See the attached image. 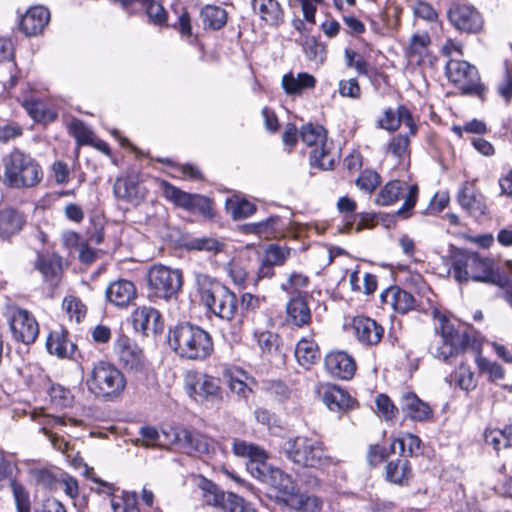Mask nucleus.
Returning <instances> with one entry per match:
<instances>
[{
    "mask_svg": "<svg viewBox=\"0 0 512 512\" xmlns=\"http://www.w3.org/2000/svg\"><path fill=\"white\" fill-rule=\"evenodd\" d=\"M167 340L174 353L186 360H205L214 350L210 333L189 321L170 326Z\"/></svg>",
    "mask_w": 512,
    "mask_h": 512,
    "instance_id": "1",
    "label": "nucleus"
},
{
    "mask_svg": "<svg viewBox=\"0 0 512 512\" xmlns=\"http://www.w3.org/2000/svg\"><path fill=\"white\" fill-rule=\"evenodd\" d=\"M0 180L10 189L22 190L36 187L43 179L39 162L24 150L14 147L2 156Z\"/></svg>",
    "mask_w": 512,
    "mask_h": 512,
    "instance_id": "2",
    "label": "nucleus"
},
{
    "mask_svg": "<svg viewBox=\"0 0 512 512\" xmlns=\"http://www.w3.org/2000/svg\"><path fill=\"white\" fill-rule=\"evenodd\" d=\"M433 317L438 321L434 328L435 339L429 346V353L436 359L449 363L450 359L463 353L475 339L468 332H460L451 320L439 310L433 311Z\"/></svg>",
    "mask_w": 512,
    "mask_h": 512,
    "instance_id": "3",
    "label": "nucleus"
},
{
    "mask_svg": "<svg viewBox=\"0 0 512 512\" xmlns=\"http://www.w3.org/2000/svg\"><path fill=\"white\" fill-rule=\"evenodd\" d=\"M195 284L202 303L218 318L230 322L238 310L236 294L205 273L195 274Z\"/></svg>",
    "mask_w": 512,
    "mask_h": 512,
    "instance_id": "4",
    "label": "nucleus"
},
{
    "mask_svg": "<svg viewBox=\"0 0 512 512\" xmlns=\"http://www.w3.org/2000/svg\"><path fill=\"white\" fill-rule=\"evenodd\" d=\"M86 386L95 397L112 401L123 393L126 387V378L114 364L99 360L93 363L87 374Z\"/></svg>",
    "mask_w": 512,
    "mask_h": 512,
    "instance_id": "5",
    "label": "nucleus"
},
{
    "mask_svg": "<svg viewBox=\"0 0 512 512\" xmlns=\"http://www.w3.org/2000/svg\"><path fill=\"white\" fill-rule=\"evenodd\" d=\"M283 451L287 459L302 467L320 469L330 462L323 444L313 438L298 436L289 439L284 443Z\"/></svg>",
    "mask_w": 512,
    "mask_h": 512,
    "instance_id": "6",
    "label": "nucleus"
},
{
    "mask_svg": "<svg viewBox=\"0 0 512 512\" xmlns=\"http://www.w3.org/2000/svg\"><path fill=\"white\" fill-rule=\"evenodd\" d=\"M197 486L201 491L203 503L213 506L214 512H255L253 506L244 498L223 491L217 484L203 476L199 477Z\"/></svg>",
    "mask_w": 512,
    "mask_h": 512,
    "instance_id": "7",
    "label": "nucleus"
},
{
    "mask_svg": "<svg viewBox=\"0 0 512 512\" xmlns=\"http://www.w3.org/2000/svg\"><path fill=\"white\" fill-rule=\"evenodd\" d=\"M149 296L170 300L177 296L182 284V273L164 265H153L147 275Z\"/></svg>",
    "mask_w": 512,
    "mask_h": 512,
    "instance_id": "8",
    "label": "nucleus"
},
{
    "mask_svg": "<svg viewBox=\"0 0 512 512\" xmlns=\"http://www.w3.org/2000/svg\"><path fill=\"white\" fill-rule=\"evenodd\" d=\"M253 469L255 471L253 477L275 489L278 493L277 499L279 501L283 502L285 505L293 501L298 487L296 481L290 474L278 467L271 466L267 461L261 468L255 467Z\"/></svg>",
    "mask_w": 512,
    "mask_h": 512,
    "instance_id": "9",
    "label": "nucleus"
},
{
    "mask_svg": "<svg viewBox=\"0 0 512 512\" xmlns=\"http://www.w3.org/2000/svg\"><path fill=\"white\" fill-rule=\"evenodd\" d=\"M302 141L308 146H314L309 155V163L313 168L330 170L334 160L328 158V151L325 148L326 130L321 125L311 123L304 125L300 131Z\"/></svg>",
    "mask_w": 512,
    "mask_h": 512,
    "instance_id": "10",
    "label": "nucleus"
},
{
    "mask_svg": "<svg viewBox=\"0 0 512 512\" xmlns=\"http://www.w3.org/2000/svg\"><path fill=\"white\" fill-rule=\"evenodd\" d=\"M446 76L464 94H480L483 90L475 66L464 60L451 59L445 66Z\"/></svg>",
    "mask_w": 512,
    "mask_h": 512,
    "instance_id": "11",
    "label": "nucleus"
},
{
    "mask_svg": "<svg viewBox=\"0 0 512 512\" xmlns=\"http://www.w3.org/2000/svg\"><path fill=\"white\" fill-rule=\"evenodd\" d=\"M164 197L175 206L189 212H198L204 217L212 216L211 200L200 194L185 192L167 181L162 182Z\"/></svg>",
    "mask_w": 512,
    "mask_h": 512,
    "instance_id": "12",
    "label": "nucleus"
},
{
    "mask_svg": "<svg viewBox=\"0 0 512 512\" xmlns=\"http://www.w3.org/2000/svg\"><path fill=\"white\" fill-rule=\"evenodd\" d=\"M447 18L456 30L467 34L480 32L484 24L481 13L473 5L459 2L450 5Z\"/></svg>",
    "mask_w": 512,
    "mask_h": 512,
    "instance_id": "13",
    "label": "nucleus"
},
{
    "mask_svg": "<svg viewBox=\"0 0 512 512\" xmlns=\"http://www.w3.org/2000/svg\"><path fill=\"white\" fill-rule=\"evenodd\" d=\"M9 326L13 338L26 345L34 343L39 334V325L34 315L23 308L12 310Z\"/></svg>",
    "mask_w": 512,
    "mask_h": 512,
    "instance_id": "14",
    "label": "nucleus"
},
{
    "mask_svg": "<svg viewBox=\"0 0 512 512\" xmlns=\"http://www.w3.org/2000/svg\"><path fill=\"white\" fill-rule=\"evenodd\" d=\"M114 352L119 363L132 372H142L145 369V356L138 344L124 334H119L115 340Z\"/></svg>",
    "mask_w": 512,
    "mask_h": 512,
    "instance_id": "15",
    "label": "nucleus"
},
{
    "mask_svg": "<svg viewBox=\"0 0 512 512\" xmlns=\"http://www.w3.org/2000/svg\"><path fill=\"white\" fill-rule=\"evenodd\" d=\"M186 390L196 401H208L212 404L222 401L220 380L207 374H197L192 381L187 382Z\"/></svg>",
    "mask_w": 512,
    "mask_h": 512,
    "instance_id": "16",
    "label": "nucleus"
},
{
    "mask_svg": "<svg viewBox=\"0 0 512 512\" xmlns=\"http://www.w3.org/2000/svg\"><path fill=\"white\" fill-rule=\"evenodd\" d=\"M132 324L136 332L145 336L160 334L164 329L161 313L157 309L147 306L138 307L133 312Z\"/></svg>",
    "mask_w": 512,
    "mask_h": 512,
    "instance_id": "17",
    "label": "nucleus"
},
{
    "mask_svg": "<svg viewBox=\"0 0 512 512\" xmlns=\"http://www.w3.org/2000/svg\"><path fill=\"white\" fill-rule=\"evenodd\" d=\"M175 440L188 454L208 456L215 450V442L196 431L181 429L176 433Z\"/></svg>",
    "mask_w": 512,
    "mask_h": 512,
    "instance_id": "18",
    "label": "nucleus"
},
{
    "mask_svg": "<svg viewBox=\"0 0 512 512\" xmlns=\"http://www.w3.org/2000/svg\"><path fill=\"white\" fill-rule=\"evenodd\" d=\"M399 409L405 419L426 422L433 416L432 408L415 393L405 392L399 399Z\"/></svg>",
    "mask_w": 512,
    "mask_h": 512,
    "instance_id": "19",
    "label": "nucleus"
},
{
    "mask_svg": "<svg viewBox=\"0 0 512 512\" xmlns=\"http://www.w3.org/2000/svg\"><path fill=\"white\" fill-rule=\"evenodd\" d=\"M324 366L327 373L337 379L349 380L356 371L354 359L344 351H332L325 356Z\"/></svg>",
    "mask_w": 512,
    "mask_h": 512,
    "instance_id": "20",
    "label": "nucleus"
},
{
    "mask_svg": "<svg viewBox=\"0 0 512 512\" xmlns=\"http://www.w3.org/2000/svg\"><path fill=\"white\" fill-rule=\"evenodd\" d=\"M457 200L460 206L475 219L488 214L485 197L476 192L473 186L467 182L458 191Z\"/></svg>",
    "mask_w": 512,
    "mask_h": 512,
    "instance_id": "21",
    "label": "nucleus"
},
{
    "mask_svg": "<svg viewBox=\"0 0 512 512\" xmlns=\"http://www.w3.org/2000/svg\"><path fill=\"white\" fill-rule=\"evenodd\" d=\"M46 349L49 354L59 359H71L77 345L70 339L68 330L60 327L49 333L46 340Z\"/></svg>",
    "mask_w": 512,
    "mask_h": 512,
    "instance_id": "22",
    "label": "nucleus"
},
{
    "mask_svg": "<svg viewBox=\"0 0 512 512\" xmlns=\"http://www.w3.org/2000/svg\"><path fill=\"white\" fill-rule=\"evenodd\" d=\"M50 21V11L44 6H34L27 10L19 22L20 30L26 36L41 34Z\"/></svg>",
    "mask_w": 512,
    "mask_h": 512,
    "instance_id": "23",
    "label": "nucleus"
},
{
    "mask_svg": "<svg viewBox=\"0 0 512 512\" xmlns=\"http://www.w3.org/2000/svg\"><path fill=\"white\" fill-rule=\"evenodd\" d=\"M353 328L357 340L366 346H373L380 342L384 328L374 319L364 316L355 317Z\"/></svg>",
    "mask_w": 512,
    "mask_h": 512,
    "instance_id": "24",
    "label": "nucleus"
},
{
    "mask_svg": "<svg viewBox=\"0 0 512 512\" xmlns=\"http://www.w3.org/2000/svg\"><path fill=\"white\" fill-rule=\"evenodd\" d=\"M232 450L236 456L246 458L248 460L246 467L252 476L255 474V471L252 468H261L268 458V455L263 448L244 440L235 439L233 441Z\"/></svg>",
    "mask_w": 512,
    "mask_h": 512,
    "instance_id": "25",
    "label": "nucleus"
},
{
    "mask_svg": "<svg viewBox=\"0 0 512 512\" xmlns=\"http://www.w3.org/2000/svg\"><path fill=\"white\" fill-rule=\"evenodd\" d=\"M243 231L265 239H276L284 235V222L280 216L272 215L265 220L245 224Z\"/></svg>",
    "mask_w": 512,
    "mask_h": 512,
    "instance_id": "26",
    "label": "nucleus"
},
{
    "mask_svg": "<svg viewBox=\"0 0 512 512\" xmlns=\"http://www.w3.org/2000/svg\"><path fill=\"white\" fill-rule=\"evenodd\" d=\"M409 128V134L415 135L417 126L409 109L403 105L398 106L397 111L388 108L384 112V117L379 120V126L388 131H395L400 125Z\"/></svg>",
    "mask_w": 512,
    "mask_h": 512,
    "instance_id": "27",
    "label": "nucleus"
},
{
    "mask_svg": "<svg viewBox=\"0 0 512 512\" xmlns=\"http://www.w3.org/2000/svg\"><path fill=\"white\" fill-rule=\"evenodd\" d=\"M137 295L136 287L132 281L118 279L111 282L106 288V298L118 307L128 306Z\"/></svg>",
    "mask_w": 512,
    "mask_h": 512,
    "instance_id": "28",
    "label": "nucleus"
},
{
    "mask_svg": "<svg viewBox=\"0 0 512 512\" xmlns=\"http://www.w3.org/2000/svg\"><path fill=\"white\" fill-rule=\"evenodd\" d=\"M382 304L391 306L396 312L404 314L415 307L414 296L398 286H391L380 294Z\"/></svg>",
    "mask_w": 512,
    "mask_h": 512,
    "instance_id": "29",
    "label": "nucleus"
},
{
    "mask_svg": "<svg viewBox=\"0 0 512 512\" xmlns=\"http://www.w3.org/2000/svg\"><path fill=\"white\" fill-rule=\"evenodd\" d=\"M251 8L262 22L277 27L284 20V12L277 0H251Z\"/></svg>",
    "mask_w": 512,
    "mask_h": 512,
    "instance_id": "30",
    "label": "nucleus"
},
{
    "mask_svg": "<svg viewBox=\"0 0 512 512\" xmlns=\"http://www.w3.org/2000/svg\"><path fill=\"white\" fill-rule=\"evenodd\" d=\"M113 193L117 199L129 203H139L144 197L139 182L131 175L118 177L113 185Z\"/></svg>",
    "mask_w": 512,
    "mask_h": 512,
    "instance_id": "31",
    "label": "nucleus"
},
{
    "mask_svg": "<svg viewBox=\"0 0 512 512\" xmlns=\"http://www.w3.org/2000/svg\"><path fill=\"white\" fill-rule=\"evenodd\" d=\"M322 400L329 410L335 412L350 410L356 403L346 390L336 385L328 386L325 389Z\"/></svg>",
    "mask_w": 512,
    "mask_h": 512,
    "instance_id": "32",
    "label": "nucleus"
},
{
    "mask_svg": "<svg viewBox=\"0 0 512 512\" xmlns=\"http://www.w3.org/2000/svg\"><path fill=\"white\" fill-rule=\"evenodd\" d=\"M413 476L409 459L397 458L389 461L385 467V480L398 486H407Z\"/></svg>",
    "mask_w": 512,
    "mask_h": 512,
    "instance_id": "33",
    "label": "nucleus"
},
{
    "mask_svg": "<svg viewBox=\"0 0 512 512\" xmlns=\"http://www.w3.org/2000/svg\"><path fill=\"white\" fill-rule=\"evenodd\" d=\"M287 321L302 327L311 320V311L303 295L291 296L286 305Z\"/></svg>",
    "mask_w": 512,
    "mask_h": 512,
    "instance_id": "34",
    "label": "nucleus"
},
{
    "mask_svg": "<svg viewBox=\"0 0 512 512\" xmlns=\"http://www.w3.org/2000/svg\"><path fill=\"white\" fill-rule=\"evenodd\" d=\"M25 223L24 216L11 207L0 210V237L9 239L18 234Z\"/></svg>",
    "mask_w": 512,
    "mask_h": 512,
    "instance_id": "35",
    "label": "nucleus"
},
{
    "mask_svg": "<svg viewBox=\"0 0 512 512\" xmlns=\"http://www.w3.org/2000/svg\"><path fill=\"white\" fill-rule=\"evenodd\" d=\"M396 445L399 447L400 458L417 457L422 454V440L415 434L404 433L395 438L390 445V451L395 452Z\"/></svg>",
    "mask_w": 512,
    "mask_h": 512,
    "instance_id": "36",
    "label": "nucleus"
},
{
    "mask_svg": "<svg viewBox=\"0 0 512 512\" xmlns=\"http://www.w3.org/2000/svg\"><path fill=\"white\" fill-rule=\"evenodd\" d=\"M295 357L299 365L309 369L320 359V351L316 342L302 338L295 348Z\"/></svg>",
    "mask_w": 512,
    "mask_h": 512,
    "instance_id": "37",
    "label": "nucleus"
},
{
    "mask_svg": "<svg viewBox=\"0 0 512 512\" xmlns=\"http://www.w3.org/2000/svg\"><path fill=\"white\" fill-rule=\"evenodd\" d=\"M316 79L313 75L301 72L294 77L292 73L285 74L282 78V86L287 94H300L305 89L314 88Z\"/></svg>",
    "mask_w": 512,
    "mask_h": 512,
    "instance_id": "38",
    "label": "nucleus"
},
{
    "mask_svg": "<svg viewBox=\"0 0 512 512\" xmlns=\"http://www.w3.org/2000/svg\"><path fill=\"white\" fill-rule=\"evenodd\" d=\"M35 269L42 274L44 281L54 286L58 282L62 267L60 260L39 254L35 262Z\"/></svg>",
    "mask_w": 512,
    "mask_h": 512,
    "instance_id": "39",
    "label": "nucleus"
},
{
    "mask_svg": "<svg viewBox=\"0 0 512 512\" xmlns=\"http://www.w3.org/2000/svg\"><path fill=\"white\" fill-rule=\"evenodd\" d=\"M200 17L205 29L219 30L227 23V12L216 5H206L200 11Z\"/></svg>",
    "mask_w": 512,
    "mask_h": 512,
    "instance_id": "40",
    "label": "nucleus"
},
{
    "mask_svg": "<svg viewBox=\"0 0 512 512\" xmlns=\"http://www.w3.org/2000/svg\"><path fill=\"white\" fill-rule=\"evenodd\" d=\"M473 252L458 250L451 256V269L454 279L463 284L469 280L470 260Z\"/></svg>",
    "mask_w": 512,
    "mask_h": 512,
    "instance_id": "41",
    "label": "nucleus"
},
{
    "mask_svg": "<svg viewBox=\"0 0 512 512\" xmlns=\"http://www.w3.org/2000/svg\"><path fill=\"white\" fill-rule=\"evenodd\" d=\"M225 244L211 236L191 237L185 240L184 248L188 251H199L217 254L221 252Z\"/></svg>",
    "mask_w": 512,
    "mask_h": 512,
    "instance_id": "42",
    "label": "nucleus"
},
{
    "mask_svg": "<svg viewBox=\"0 0 512 512\" xmlns=\"http://www.w3.org/2000/svg\"><path fill=\"white\" fill-rule=\"evenodd\" d=\"M287 506L297 512H321L323 502L315 495L300 493L298 489L295 497H293V501H290Z\"/></svg>",
    "mask_w": 512,
    "mask_h": 512,
    "instance_id": "43",
    "label": "nucleus"
},
{
    "mask_svg": "<svg viewBox=\"0 0 512 512\" xmlns=\"http://www.w3.org/2000/svg\"><path fill=\"white\" fill-rule=\"evenodd\" d=\"M339 212L349 214L347 218L353 217L354 220L359 218L356 226V231L359 232L364 228L370 227V222L373 220L368 214L353 215L356 210V202L347 196L340 197L337 202Z\"/></svg>",
    "mask_w": 512,
    "mask_h": 512,
    "instance_id": "44",
    "label": "nucleus"
},
{
    "mask_svg": "<svg viewBox=\"0 0 512 512\" xmlns=\"http://www.w3.org/2000/svg\"><path fill=\"white\" fill-rule=\"evenodd\" d=\"M405 183L399 180L387 182L379 191L376 197V203L381 206H388L399 199L404 190Z\"/></svg>",
    "mask_w": 512,
    "mask_h": 512,
    "instance_id": "45",
    "label": "nucleus"
},
{
    "mask_svg": "<svg viewBox=\"0 0 512 512\" xmlns=\"http://www.w3.org/2000/svg\"><path fill=\"white\" fill-rule=\"evenodd\" d=\"M29 475L35 485L42 489L54 491L58 488L59 477L47 468H32L29 470Z\"/></svg>",
    "mask_w": 512,
    "mask_h": 512,
    "instance_id": "46",
    "label": "nucleus"
},
{
    "mask_svg": "<svg viewBox=\"0 0 512 512\" xmlns=\"http://www.w3.org/2000/svg\"><path fill=\"white\" fill-rule=\"evenodd\" d=\"M491 262L480 257L478 253H472L470 260L469 279L477 282H485L491 270Z\"/></svg>",
    "mask_w": 512,
    "mask_h": 512,
    "instance_id": "47",
    "label": "nucleus"
},
{
    "mask_svg": "<svg viewBox=\"0 0 512 512\" xmlns=\"http://www.w3.org/2000/svg\"><path fill=\"white\" fill-rule=\"evenodd\" d=\"M17 471V462L10 460L6 452L0 448V490L7 487L13 480H17L15 474Z\"/></svg>",
    "mask_w": 512,
    "mask_h": 512,
    "instance_id": "48",
    "label": "nucleus"
},
{
    "mask_svg": "<svg viewBox=\"0 0 512 512\" xmlns=\"http://www.w3.org/2000/svg\"><path fill=\"white\" fill-rule=\"evenodd\" d=\"M303 51L306 58L316 65L322 64L326 59V47L314 37H308L303 42Z\"/></svg>",
    "mask_w": 512,
    "mask_h": 512,
    "instance_id": "49",
    "label": "nucleus"
},
{
    "mask_svg": "<svg viewBox=\"0 0 512 512\" xmlns=\"http://www.w3.org/2000/svg\"><path fill=\"white\" fill-rule=\"evenodd\" d=\"M111 508L113 512H140L137 493L124 492L122 496H113Z\"/></svg>",
    "mask_w": 512,
    "mask_h": 512,
    "instance_id": "50",
    "label": "nucleus"
},
{
    "mask_svg": "<svg viewBox=\"0 0 512 512\" xmlns=\"http://www.w3.org/2000/svg\"><path fill=\"white\" fill-rule=\"evenodd\" d=\"M17 512H31L30 494L22 483L13 480L9 485Z\"/></svg>",
    "mask_w": 512,
    "mask_h": 512,
    "instance_id": "51",
    "label": "nucleus"
},
{
    "mask_svg": "<svg viewBox=\"0 0 512 512\" xmlns=\"http://www.w3.org/2000/svg\"><path fill=\"white\" fill-rule=\"evenodd\" d=\"M430 42L431 40L427 33L414 34L410 39L407 55L410 58L417 57L418 62L422 61Z\"/></svg>",
    "mask_w": 512,
    "mask_h": 512,
    "instance_id": "52",
    "label": "nucleus"
},
{
    "mask_svg": "<svg viewBox=\"0 0 512 512\" xmlns=\"http://www.w3.org/2000/svg\"><path fill=\"white\" fill-rule=\"evenodd\" d=\"M290 251L287 246L269 244L265 249L263 259L273 266H282L290 256Z\"/></svg>",
    "mask_w": 512,
    "mask_h": 512,
    "instance_id": "53",
    "label": "nucleus"
},
{
    "mask_svg": "<svg viewBox=\"0 0 512 512\" xmlns=\"http://www.w3.org/2000/svg\"><path fill=\"white\" fill-rule=\"evenodd\" d=\"M30 418L31 420L42 425L40 431L43 432L49 438L52 437L51 433L49 432L50 427L66 425V420L61 416L42 414L36 411L30 412Z\"/></svg>",
    "mask_w": 512,
    "mask_h": 512,
    "instance_id": "54",
    "label": "nucleus"
},
{
    "mask_svg": "<svg viewBox=\"0 0 512 512\" xmlns=\"http://www.w3.org/2000/svg\"><path fill=\"white\" fill-rule=\"evenodd\" d=\"M62 307L69 318L75 319L77 323L84 319L87 311L85 304L75 296H66L63 299Z\"/></svg>",
    "mask_w": 512,
    "mask_h": 512,
    "instance_id": "55",
    "label": "nucleus"
},
{
    "mask_svg": "<svg viewBox=\"0 0 512 512\" xmlns=\"http://www.w3.org/2000/svg\"><path fill=\"white\" fill-rule=\"evenodd\" d=\"M451 377L454 379L456 385L462 390L470 391L476 386L473 372L470 370V367L464 363H461L457 367Z\"/></svg>",
    "mask_w": 512,
    "mask_h": 512,
    "instance_id": "56",
    "label": "nucleus"
},
{
    "mask_svg": "<svg viewBox=\"0 0 512 512\" xmlns=\"http://www.w3.org/2000/svg\"><path fill=\"white\" fill-rule=\"evenodd\" d=\"M477 366L480 372L486 374L491 382L504 378V369L497 362L490 361L485 357H479L477 358Z\"/></svg>",
    "mask_w": 512,
    "mask_h": 512,
    "instance_id": "57",
    "label": "nucleus"
},
{
    "mask_svg": "<svg viewBox=\"0 0 512 512\" xmlns=\"http://www.w3.org/2000/svg\"><path fill=\"white\" fill-rule=\"evenodd\" d=\"M356 186L365 193H372L380 184V176L373 170L366 169L355 181Z\"/></svg>",
    "mask_w": 512,
    "mask_h": 512,
    "instance_id": "58",
    "label": "nucleus"
},
{
    "mask_svg": "<svg viewBox=\"0 0 512 512\" xmlns=\"http://www.w3.org/2000/svg\"><path fill=\"white\" fill-rule=\"evenodd\" d=\"M229 209L231 211L232 218L234 220H240L252 216L256 212L257 207L252 202L242 199L230 202Z\"/></svg>",
    "mask_w": 512,
    "mask_h": 512,
    "instance_id": "59",
    "label": "nucleus"
},
{
    "mask_svg": "<svg viewBox=\"0 0 512 512\" xmlns=\"http://www.w3.org/2000/svg\"><path fill=\"white\" fill-rule=\"evenodd\" d=\"M308 283L309 279L307 276L294 272L289 276L286 283L281 284V290L291 296L302 295L299 289L306 287Z\"/></svg>",
    "mask_w": 512,
    "mask_h": 512,
    "instance_id": "60",
    "label": "nucleus"
},
{
    "mask_svg": "<svg viewBox=\"0 0 512 512\" xmlns=\"http://www.w3.org/2000/svg\"><path fill=\"white\" fill-rule=\"evenodd\" d=\"M149 21L157 26H162L167 22V12L162 4L151 0V2L143 5Z\"/></svg>",
    "mask_w": 512,
    "mask_h": 512,
    "instance_id": "61",
    "label": "nucleus"
},
{
    "mask_svg": "<svg viewBox=\"0 0 512 512\" xmlns=\"http://www.w3.org/2000/svg\"><path fill=\"white\" fill-rule=\"evenodd\" d=\"M247 375L244 371H239L238 375H231L229 378L230 390L241 398H247L252 392L251 388L246 383Z\"/></svg>",
    "mask_w": 512,
    "mask_h": 512,
    "instance_id": "62",
    "label": "nucleus"
},
{
    "mask_svg": "<svg viewBox=\"0 0 512 512\" xmlns=\"http://www.w3.org/2000/svg\"><path fill=\"white\" fill-rule=\"evenodd\" d=\"M48 394L51 402L59 407H68L72 402V395L68 389L59 384L51 385Z\"/></svg>",
    "mask_w": 512,
    "mask_h": 512,
    "instance_id": "63",
    "label": "nucleus"
},
{
    "mask_svg": "<svg viewBox=\"0 0 512 512\" xmlns=\"http://www.w3.org/2000/svg\"><path fill=\"white\" fill-rule=\"evenodd\" d=\"M410 140L408 134H398L394 136L387 146V152L397 158H402L409 147Z\"/></svg>",
    "mask_w": 512,
    "mask_h": 512,
    "instance_id": "64",
    "label": "nucleus"
}]
</instances>
